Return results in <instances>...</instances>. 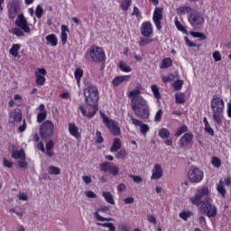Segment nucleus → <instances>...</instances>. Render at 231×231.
<instances>
[{
    "instance_id": "58",
    "label": "nucleus",
    "mask_w": 231,
    "mask_h": 231,
    "mask_svg": "<svg viewBox=\"0 0 231 231\" xmlns=\"http://www.w3.org/2000/svg\"><path fill=\"white\" fill-rule=\"evenodd\" d=\"M184 41L186 42V45L189 46V48H196L198 45L192 42L189 41V37L185 36Z\"/></svg>"
},
{
    "instance_id": "5",
    "label": "nucleus",
    "mask_w": 231,
    "mask_h": 231,
    "mask_svg": "<svg viewBox=\"0 0 231 231\" xmlns=\"http://www.w3.org/2000/svg\"><path fill=\"white\" fill-rule=\"evenodd\" d=\"M208 188L203 187L197 190L196 195L189 199V201L192 205H196L199 207V205H203V201H208Z\"/></svg>"
},
{
    "instance_id": "53",
    "label": "nucleus",
    "mask_w": 231,
    "mask_h": 231,
    "mask_svg": "<svg viewBox=\"0 0 231 231\" xmlns=\"http://www.w3.org/2000/svg\"><path fill=\"white\" fill-rule=\"evenodd\" d=\"M175 26L180 32H183L184 33L187 32L185 26H183L178 20L175 21Z\"/></svg>"
},
{
    "instance_id": "8",
    "label": "nucleus",
    "mask_w": 231,
    "mask_h": 231,
    "mask_svg": "<svg viewBox=\"0 0 231 231\" xmlns=\"http://www.w3.org/2000/svg\"><path fill=\"white\" fill-rule=\"evenodd\" d=\"M99 113L103 120V124L106 125V127H108L114 136H118L120 134V127H118V124L114 120L109 119L104 112L100 111Z\"/></svg>"
},
{
    "instance_id": "32",
    "label": "nucleus",
    "mask_w": 231,
    "mask_h": 231,
    "mask_svg": "<svg viewBox=\"0 0 231 231\" xmlns=\"http://www.w3.org/2000/svg\"><path fill=\"white\" fill-rule=\"evenodd\" d=\"M217 190L223 198H225L226 189H225V182L223 180L219 181V185L217 187Z\"/></svg>"
},
{
    "instance_id": "47",
    "label": "nucleus",
    "mask_w": 231,
    "mask_h": 231,
    "mask_svg": "<svg viewBox=\"0 0 231 231\" xmlns=\"http://www.w3.org/2000/svg\"><path fill=\"white\" fill-rule=\"evenodd\" d=\"M173 88H174L175 91L181 90V88H183V80L178 79L177 81H175L173 83Z\"/></svg>"
},
{
    "instance_id": "27",
    "label": "nucleus",
    "mask_w": 231,
    "mask_h": 231,
    "mask_svg": "<svg viewBox=\"0 0 231 231\" xmlns=\"http://www.w3.org/2000/svg\"><path fill=\"white\" fill-rule=\"evenodd\" d=\"M102 196L103 198H105L106 203H109L110 205H115V199L113 198V194H111V192L103 191Z\"/></svg>"
},
{
    "instance_id": "48",
    "label": "nucleus",
    "mask_w": 231,
    "mask_h": 231,
    "mask_svg": "<svg viewBox=\"0 0 231 231\" xmlns=\"http://www.w3.org/2000/svg\"><path fill=\"white\" fill-rule=\"evenodd\" d=\"M126 156H127V152H125V150H120L116 154V160H124V158H125Z\"/></svg>"
},
{
    "instance_id": "6",
    "label": "nucleus",
    "mask_w": 231,
    "mask_h": 231,
    "mask_svg": "<svg viewBox=\"0 0 231 231\" xmlns=\"http://www.w3.org/2000/svg\"><path fill=\"white\" fill-rule=\"evenodd\" d=\"M54 133L55 125L51 120H46L40 125V136L42 140L51 137Z\"/></svg>"
},
{
    "instance_id": "44",
    "label": "nucleus",
    "mask_w": 231,
    "mask_h": 231,
    "mask_svg": "<svg viewBox=\"0 0 231 231\" xmlns=\"http://www.w3.org/2000/svg\"><path fill=\"white\" fill-rule=\"evenodd\" d=\"M159 136L161 138H169L171 136V132L167 128H162L159 131Z\"/></svg>"
},
{
    "instance_id": "61",
    "label": "nucleus",
    "mask_w": 231,
    "mask_h": 231,
    "mask_svg": "<svg viewBox=\"0 0 231 231\" xmlns=\"http://www.w3.org/2000/svg\"><path fill=\"white\" fill-rule=\"evenodd\" d=\"M204 131L210 134V136H214V129L210 127V125H207L204 128Z\"/></svg>"
},
{
    "instance_id": "41",
    "label": "nucleus",
    "mask_w": 231,
    "mask_h": 231,
    "mask_svg": "<svg viewBox=\"0 0 231 231\" xmlns=\"http://www.w3.org/2000/svg\"><path fill=\"white\" fill-rule=\"evenodd\" d=\"M49 174L54 175V176H59V174H60V168L56 167V166H50L49 167Z\"/></svg>"
},
{
    "instance_id": "51",
    "label": "nucleus",
    "mask_w": 231,
    "mask_h": 231,
    "mask_svg": "<svg viewBox=\"0 0 231 231\" xmlns=\"http://www.w3.org/2000/svg\"><path fill=\"white\" fill-rule=\"evenodd\" d=\"M128 116L134 125H138L139 127L142 125L143 123L141 120L134 118L133 116H131V114H128Z\"/></svg>"
},
{
    "instance_id": "57",
    "label": "nucleus",
    "mask_w": 231,
    "mask_h": 231,
    "mask_svg": "<svg viewBox=\"0 0 231 231\" xmlns=\"http://www.w3.org/2000/svg\"><path fill=\"white\" fill-rule=\"evenodd\" d=\"M18 167H20V169H28V162H26L25 160L20 159V161H18Z\"/></svg>"
},
{
    "instance_id": "14",
    "label": "nucleus",
    "mask_w": 231,
    "mask_h": 231,
    "mask_svg": "<svg viewBox=\"0 0 231 231\" xmlns=\"http://www.w3.org/2000/svg\"><path fill=\"white\" fill-rule=\"evenodd\" d=\"M99 167H100V171H102V172H109L110 174H112V176H116L118 174V172H120V169L118 167L113 165L109 162H105L101 163L99 165Z\"/></svg>"
},
{
    "instance_id": "49",
    "label": "nucleus",
    "mask_w": 231,
    "mask_h": 231,
    "mask_svg": "<svg viewBox=\"0 0 231 231\" xmlns=\"http://www.w3.org/2000/svg\"><path fill=\"white\" fill-rule=\"evenodd\" d=\"M152 42V39L150 38H142L139 41V46H147L149 44H151V42Z\"/></svg>"
},
{
    "instance_id": "37",
    "label": "nucleus",
    "mask_w": 231,
    "mask_h": 231,
    "mask_svg": "<svg viewBox=\"0 0 231 231\" xmlns=\"http://www.w3.org/2000/svg\"><path fill=\"white\" fill-rule=\"evenodd\" d=\"M48 118V112H39L37 115V122L38 124H42L44 120Z\"/></svg>"
},
{
    "instance_id": "16",
    "label": "nucleus",
    "mask_w": 231,
    "mask_h": 231,
    "mask_svg": "<svg viewBox=\"0 0 231 231\" xmlns=\"http://www.w3.org/2000/svg\"><path fill=\"white\" fill-rule=\"evenodd\" d=\"M46 69H38L35 72V79L37 86H44L46 83V78L44 75H47Z\"/></svg>"
},
{
    "instance_id": "59",
    "label": "nucleus",
    "mask_w": 231,
    "mask_h": 231,
    "mask_svg": "<svg viewBox=\"0 0 231 231\" xmlns=\"http://www.w3.org/2000/svg\"><path fill=\"white\" fill-rule=\"evenodd\" d=\"M172 80H174V75L170 74L168 76H164L162 77V82H172Z\"/></svg>"
},
{
    "instance_id": "34",
    "label": "nucleus",
    "mask_w": 231,
    "mask_h": 231,
    "mask_svg": "<svg viewBox=\"0 0 231 231\" xmlns=\"http://www.w3.org/2000/svg\"><path fill=\"white\" fill-rule=\"evenodd\" d=\"M119 69L121 71H124L125 73L131 72V67L125 63V61H120L119 62Z\"/></svg>"
},
{
    "instance_id": "19",
    "label": "nucleus",
    "mask_w": 231,
    "mask_h": 231,
    "mask_svg": "<svg viewBox=\"0 0 231 231\" xmlns=\"http://www.w3.org/2000/svg\"><path fill=\"white\" fill-rule=\"evenodd\" d=\"M192 140H194V134L192 133L189 132L184 134V136L180 140V147L190 145V143H192Z\"/></svg>"
},
{
    "instance_id": "56",
    "label": "nucleus",
    "mask_w": 231,
    "mask_h": 231,
    "mask_svg": "<svg viewBox=\"0 0 231 231\" xmlns=\"http://www.w3.org/2000/svg\"><path fill=\"white\" fill-rule=\"evenodd\" d=\"M3 165H4V167H6L7 169H12V167H14V162L8 161L6 158H4Z\"/></svg>"
},
{
    "instance_id": "52",
    "label": "nucleus",
    "mask_w": 231,
    "mask_h": 231,
    "mask_svg": "<svg viewBox=\"0 0 231 231\" xmlns=\"http://www.w3.org/2000/svg\"><path fill=\"white\" fill-rule=\"evenodd\" d=\"M96 143H104V137H102V133L100 131L97 130L96 132Z\"/></svg>"
},
{
    "instance_id": "45",
    "label": "nucleus",
    "mask_w": 231,
    "mask_h": 231,
    "mask_svg": "<svg viewBox=\"0 0 231 231\" xmlns=\"http://www.w3.org/2000/svg\"><path fill=\"white\" fill-rule=\"evenodd\" d=\"M189 131V127L185 125H181L180 127L178 128L175 136H181L183 133H187Z\"/></svg>"
},
{
    "instance_id": "30",
    "label": "nucleus",
    "mask_w": 231,
    "mask_h": 231,
    "mask_svg": "<svg viewBox=\"0 0 231 231\" xmlns=\"http://www.w3.org/2000/svg\"><path fill=\"white\" fill-rule=\"evenodd\" d=\"M151 89L157 102L160 103V99L162 98V94H160V88L156 85H152Z\"/></svg>"
},
{
    "instance_id": "38",
    "label": "nucleus",
    "mask_w": 231,
    "mask_h": 231,
    "mask_svg": "<svg viewBox=\"0 0 231 231\" xmlns=\"http://www.w3.org/2000/svg\"><path fill=\"white\" fill-rule=\"evenodd\" d=\"M190 35H192V37H195V39H199L200 41L207 40V35L199 32H191Z\"/></svg>"
},
{
    "instance_id": "54",
    "label": "nucleus",
    "mask_w": 231,
    "mask_h": 231,
    "mask_svg": "<svg viewBox=\"0 0 231 231\" xmlns=\"http://www.w3.org/2000/svg\"><path fill=\"white\" fill-rule=\"evenodd\" d=\"M118 231H131V227L126 224H119L117 226Z\"/></svg>"
},
{
    "instance_id": "55",
    "label": "nucleus",
    "mask_w": 231,
    "mask_h": 231,
    "mask_svg": "<svg viewBox=\"0 0 231 231\" xmlns=\"http://www.w3.org/2000/svg\"><path fill=\"white\" fill-rule=\"evenodd\" d=\"M162 116H163V111H162V109H159V110L157 111V113L155 114L154 121H155V122H161Z\"/></svg>"
},
{
    "instance_id": "4",
    "label": "nucleus",
    "mask_w": 231,
    "mask_h": 231,
    "mask_svg": "<svg viewBox=\"0 0 231 231\" xmlns=\"http://www.w3.org/2000/svg\"><path fill=\"white\" fill-rule=\"evenodd\" d=\"M91 59L93 62H104L106 60V51L104 49L97 46L90 47L86 54V59Z\"/></svg>"
},
{
    "instance_id": "15",
    "label": "nucleus",
    "mask_w": 231,
    "mask_h": 231,
    "mask_svg": "<svg viewBox=\"0 0 231 231\" xmlns=\"http://www.w3.org/2000/svg\"><path fill=\"white\" fill-rule=\"evenodd\" d=\"M21 120H23V112H21V109L16 108L9 113L10 124H17V122H21Z\"/></svg>"
},
{
    "instance_id": "46",
    "label": "nucleus",
    "mask_w": 231,
    "mask_h": 231,
    "mask_svg": "<svg viewBox=\"0 0 231 231\" xmlns=\"http://www.w3.org/2000/svg\"><path fill=\"white\" fill-rule=\"evenodd\" d=\"M139 127L142 134H143V136H146L147 133H149V130H150V127L148 126V125L143 123Z\"/></svg>"
},
{
    "instance_id": "42",
    "label": "nucleus",
    "mask_w": 231,
    "mask_h": 231,
    "mask_svg": "<svg viewBox=\"0 0 231 231\" xmlns=\"http://www.w3.org/2000/svg\"><path fill=\"white\" fill-rule=\"evenodd\" d=\"M94 217L95 218L97 219V221H115L114 218H111V217H104L102 216H100V214L98 212H95L94 213Z\"/></svg>"
},
{
    "instance_id": "36",
    "label": "nucleus",
    "mask_w": 231,
    "mask_h": 231,
    "mask_svg": "<svg viewBox=\"0 0 231 231\" xmlns=\"http://www.w3.org/2000/svg\"><path fill=\"white\" fill-rule=\"evenodd\" d=\"M9 32L13 35H16V37H24V32L20 28L14 27L11 29Z\"/></svg>"
},
{
    "instance_id": "23",
    "label": "nucleus",
    "mask_w": 231,
    "mask_h": 231,
    "mask_svg": "<svg viewBox=\"0 0 231 231\" xmlns=\"http://www.w3.org/2000/svg\"><path fill=\"white\" fill-rule=\"evenodd\" d=\"M11 158H14V160H26V153H24V150L20 151H13L11 153Z\"/></svg>"
},
{
    "instance_id": "50",
    "label": "nucleus",
    "mask_w": 231,
    "mask_h": 231,
    "mask_svg": "<svg viewBox=\"0 0 231 231\" xmlns=\"http://www.w3.org/2000/svg\"><path fill=\"white\" fill-rule=\"evenodd\" d=\"M211 163H212V165H214L217 169H219V168L221 167V160H219V158H217V157H213Z\"/></svg>"
},
{
    "instance_id": "25",
    "label": "nucleus",
    "mask_w": 231,
    "mask_h": 231,
    "mask_svg": "<svg viewBox=\"0 0 231 231\" xmlns=\"http://www.w3.org/2000/svg\"><path fill=\"white\" fill-rule=\"evenodd\" d=\"M171 66H172V59H171V58H164L162 60V63H160V65H159L161 69H167L171 68Z\"/></svg>"
},
{
    "instance_id": "62",
    "label": "nucleus",
    "mask_w": 231,
    "mask_h": 231,
    "mask_svg": "<svg viewBox=\"0 0 231 231\" xmlns=\"http://www.w3.org/2000/svg\"><path fill=\"white\" fill-rule=\"evenodd\" d=\"M96 212H103V213H106V212H109V206H102L100 208H98Z\"/></svg>"
},
{
    "instance_id": "24",
    "label": "nucleus",
    "mask_w": 231,
    "mask_h": 231,
    "mask_svg": "<svg viewBox=\"0 0 231 231\" xmlns=\"http://www.w3.org/2000/svg\"><path fill=\"white\" fill-rule=\"evenodd\" d=\"M122 149V142L120 138H115L112 146L110 147V152H118Z\"/></svg>"
},
{
    "instance_id": "20",
    "label": "nucleus",
    "mask_w": 231,
    "mask_h": 231,
    "mask_svg": "<svg viewBox=\"0 0 231 231\" xmlns=\"http://www.w3.org/2000/svg\"><path fill=\"white\" fill-rule=\"evenodd\" d=\"M129 80H131V76H129V75L117 76V77L114 78L111 84L114 88H118V86H120V84H124V82H129Z\"/></svg>"
},
{
    "instance_id": "35",
    "label": "nucleus",
    "mask_w": 231,
    "mask_h": 231,
    "mask_svg": "<svg viewBox=\"0 0 231 231\" xmlns=\"http://www.w3.org/2000/svg\"><path fill=\"white\" fill-rule=\"evenodd\" d=\"M131 5H133V0H123L121 2V8L124 10V12H127Z\"/></svg>"
},
{
    "instance_id": "7",
    "label": "nucleus",
    "mask_w": 231,
    "mask_h": 231,
    "mask_svg": "<svg viewBox=\"0 0 231 231\" xmlns=\"http://www.w3.org/2000/svg\"><path fill=\"white\" fill-rule=\"evenodd\" d=\"M204 177L205 173H203V171L196 166H191L188 171V180L190 183H201Z\"/></svg>"
},
{
    "instance_id": "26",
    "label": "nucleus",
    "mask_w": 231,
    "mask_h": 231,
    "mask_svg": "<svg viewBox=\"0 0 231 231\" xmlns=\"http://www.w3.org/2000/svg\"><path fill=\"white\" fill-rule=\"evenodd\" d=\"M47 41V44H51V46H57L59 44V41L57 40V35L49 34L45 37Z\"/></svg>"
},
{
    "instance_id": "21",
    "label": "nucleus",
    "mask_w": 231,
    "mask_h": 231,
    "mask_svg": "<svg viewBox=\"0 0 231 231\" xmlns=\"http://www.w3.org/2000/svg\"><path fill=\"white\" fill-rule=\"evenodd\" d=\"M163 176V169L161 164H155L152 170L151 180H160Z\"/></svg>"
},
{
    "instance_id": "13",
    "label": "nucleus",
    "mask_w": 231,
    "mask_h": 231,
    "mask_svg": "<svg viewBox=\"0 0 231 231\" xmlns=\"http://www.w3.org/2000/svg\"><path fill=\"white\" fill-rule=\"evenodd\" d=\"M152 21L157 28V30L160 32L162 30V21H163V8L156 7L153 12Z\"/></svg>"
},
{
    "instance_id": "33",
    "label": "nucleus",
    "mask_w": 231,
    "mask_h": 231,
    "mask_svg": "<svg viewBox=\"0 0 231 231\" xmlns=\"http://www.w3.org/2000/svg\"><path fill=\"white\" fill-rule=\"evenodd\" d=\"M175 102H176V104H185V94L176 93L175 94Z\"/></svg>"
},
{
    "instance_id": "12",
    "label": "nucleus",
    "mask_w": 231,
    "mask_h": 231,
    "mask_svg": "<svg viewBox=\"0 0 231 231\" xmlns=\"http://www.w3.org/2000/svg\"><path fill=\"white\" fill-rule=\"evenodd\" d=\"M15 26H18L21 30L24 32V33H30L32 29H30V25H28V20L24 17L23 14H20L17 15V18L14 22Z\"/></svg>"
},
{
    "instance_id": "28",
    "label": "nucleus",
    "mask_w": 231,
    "mask_h": 231,
    "mask_svg": "<svg viewBox=\"0 0 231 231\" xmlns=\"http://www.w3.org/2000/svg\"><path fill=\"white\" fill-rule=\"evenodd\" d=\"M19 50H21L20 44H18V43L13 44L11 49L9 50V53L13 57H19Z\"/></svg>"
},
{
    "instance_id": "40",
    "label": "nucleus",
    "mask_w": 231,
    "mask_h": 231,
    "mask_svg": "<svg viewBox=\"0 0 231 231\" xmlns=\"http://www.w3.org/2000/svg\"><path fill=\"white\" fill-rule=\"evenodd\" d=\"M142 86H137L135 89L129 92L130 98H136V97H142L140 96V88Z\"/></svg>"
},
{
    "instance_id": "39",
    "label": "nucleus",
    "mask_w": 231,
    "mask_h": 231,
    "mask_svg": "<svg viewBox=\"0 0 231 231\" xmlns=\"http://www.w3.org/2000/svg\"><path fill=\"white\" fill-rule=\"evenodd\" d=\"M193 214L194 213H192V211H182L179 214V217L184 221H187L190 216H193Z\"/></svg>"
},
{
    "instance_id": "3",
    "label": "nucleus",
    "mask_w": 231,
    "mask_h": 231,
    "mask_svg": "<svg viewBox=\"0 0 231 231\" xmlns=\"http://www.w3.org/2000/svg\"><path fill=\"white\" fill-rule=\"evenodd\" d=\"M98 88L94 85H87L84 88V98L87 106H98Z\"/></svg>"
},
{
    "instance_id": "1",
    "label": "nucleus",
    "mask_w": 231,
    "mask_h": 231,
    "mask_svg": "<svg viewBox=\"0 0 231 231\" xmlns=\"http://www.w3.org/2000/svg\"><path fill=\"white\" fill-rule=\"evenodd\" d=\"M132 109L138 118L142 120H147L151 116V111L149 110V104L143 97L137 96L132 98L131 101Z\"/></svg>"
},
{
    "instance_id": "31",
    "label": "nucleus",
    "mask_w": 231,
    "mask_h": 231,
    "mask_svg": "<svg viewBox=\"0 0 231 231\" xmlns=\"http://www.w3.org/2000/svg\"><path fill=\"white\" fill-rule=\"evenodd\" d=\"M97 226H103V228H108L109 231H116V227L113 223H97Z\"/></svg>"
},
{
    "instance_id": "22",
    "label": "nucleus",
    "mask_w": 231,
    "mask_h": 231,
    "mask_svg": "<svg viewBox=\"0 0 231 231\" xmlns=\"http://www.w3.org/2000/svg\"><path fill=\"white\" fill-rule=\"evenodd\" d=\"M69 132L71 136H74V138H80V133L79 132V127H77V125L75 123H69Z\"/></svg>"
},
{
    "instance_id": "43",
    "label": "nucleus",
    "mask_w": 231,
    "mask_h": 231,
    "mask_svg": "<svg viewBox=\"0 0 231 231\" xmlns=\"http://www.w3.org/2000/svg\"><path fill=\"white\" fill-rule=\"evenodd\" d=\"M35 15H36L37 19H41V17H42V15H44V9L42 8V6H41V5H38L36 6Z\"/></svg>"
},
{
    "instance_id": "10",
    "label": "nucleus",
    "mask_w": 231,
    "mask_h": 231,
    "mask_svg": "<svg viewBox=\"0 0 231 231\" xmlns=\"http://www.w3.org/2000/svg\"><path fill=\"white\" fill-rule=\"evenodd\" d=\"M201 211L206 214L208 217H216L217 216V208L213 206L208 200L203 201L200 205Z\"/></svg>"
},
{
    "instance_id": "60",
    "label": "nucleus",
    "mask_w": 231,
    "mask_h": 231,
    "mask_svg": "<svg viewBox=\"0 0 231 231\" xmlns=\"http://www.w3.org/2000/svg\"><path fill=\"white\" fill-rule=\"evenodd\" d=\"M213 59H214L215 62H219V60H221V53L219 51H216L213 53Z\"/></svg>"
},
{
    "instance_id": "11",
    "label": "nucleus",
    "mask_w": 231,
    "mask_h": 231,
    "mask_svg": "<svg viewBox=\"0 0 231 231\" xmlns=\"http://www.w3.org/2000/svg\"><path fill=\"white\" fill-rule=\"evenodd\" d=\"M188 21L193 28H197V26H201L202 24H204L205 18L203 17V15H201V13L194 11L189 14Z\"/></svg>"
},
{
    "instance_id": "64",
    "label": "nucleus",
    "mask_w": 231,
    "mask_h": 231,
    "mask_svg": "<svg viewBox=\"0 0 231 231\" xmlns=\"http://www.w3.org/2000/svg\"><path fill=\"white\" fill-rule=\"evenodd\" d=\"M148 221L149 223H152V225H156L158 221L156 220V217L152 215H148Z\"/></svg>"
},
{
    "instance_id": "63",
    "label": "nucleus",
    "mask_w": 231,
    "mask_h": 231,
    "mask_svg": "<svg viewBox=\"0 0 231 231\" xmlns=\"http://www.w3.org/2000/svg\"><path fill=\"white\" fill-rule=\"evenodd\" d=\"M18 199H21L22 201H28V195L24 192H20L18 194Z\"/></svg>"
},
{
    "instance_id": "9",
    "label": "nucleus",
    "mask_w": 231,
    "mask_h": 231,
    "mask_svg": "<svg viewBox=\"0 0 231 231\" xmlns=\"http://www.w3.org/2000/svg\"><path fill=\"white\" fill-rule=\"evenodd\" d=\"M21 12V2L19 0H10L7 4V14L9 19H15L17 13Z\"/></svg>"
},
{
    "instance_id": "29",
    "label": "nucleus",
    "mask_w": 231,
    "mask_h": 231,
    "mask_svg": "<svg viewBox=\"0 0 231 231\" xmlns=\"http://www.w3.org/2000/svg\"><path fill=\"white\" fill-rule=\"evenodd\" d=\"M74 77L76 79L78 86H80V79L84 77V70L80 68L76 69L74 72Z\"/></svg>"
},
{
    "instance_id": "18",
    "label": "nucleus",
    "mask_w": 231,
    "mask_h": 231,
    "mask_svg": "<svg viewBox=\"0 0 231 231\" xmlns=\"http://www.w3.org/2000/svg\"><path fill=\"white\" fill-rule=\"evenodd\" d=\"M89 107H92V112H87L86 107L84 105L79 106V111H81L83 116H87L88 118H93L95 115H97V111H98V106H88Z\"/></svg>"
},
{
    "instance_id": "17",
    "label": "nucleus",
    "mask_w": 231,
    "mask_h": 231,
    "mask_svg": "<svg viewBox=\"0 0 231 231\" xmlns=\"http://www.w3.org/2000/svg\"><path fill=\"white\" fill-rule=\"evenodd\" d=\"M141 33L143 37H151L152 35V23L144 22L141 26Z\"/></svg>"
},
{
    "instance_id": "2",
    "label": "nucleus",
    "mask_w": 231,
    "mask_h": 231,
    "mask_svg": "<svg viewBox=\"0 0 231 231\" xmlns=\"http://www.w3.org/2000/svg\"><path fill=\"white\" fill-rule=\"evenodd\" d=\"M211 108L213 109V120L217 125H223V113L225 111V101L217 96H213L211 100Z\"/></svg>"
}]
</instances>
